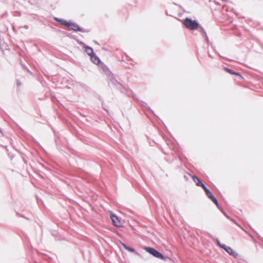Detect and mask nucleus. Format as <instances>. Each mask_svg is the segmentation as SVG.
<instances>
[{
    "mask_svg": "<svg viewBox=\"0 0 263 263\" xmlns=\"http://www.w3.org/2000/svg\"><path fill=\"white\" fill-rule=\"evenodd\" d=\"M219 247H220L221 248L223 249L226 251V248H228V247H227L224 245L219 244Z\"/></svg>",
    "mask_w": 263,
    "mask_h": 263,
    "instance_id": "ddd939ff",
    "label": "nucleus"
},
{
    "mask_svg": "<svg viewBox=\"0 0 263 263\" xmlns=\"http://www.w3.org/2000/svg\"><path fill=\"white\" fill-rule=\"evenodd\" d=\"M110 218L111 219L115 226L117 227H121L122 226V223L119 217H118L117 216L111 214Z\"/></svg>",
    "mask_w": 263,
    "mask_h": 263,
    "instance_id": "7ed1b4c3",
    "label": "nucleus"
},
{
    "mask_svg": "<svg viewBox=\"0 0 263 263\" xmlns=\"http://www.w3.org/2000/svg\"><path fill=\"white\" fill-rule=\"evenodd\" d=\"M55 20L59 22L61 25H64L66 27H67V24L68 23V22L65 20H62V19H59V18H55Z\"/></svg>",
    "mask_w": 263,
    "mask_h": 263,
    "instance_id": "1a4fd4ad",
    "label": "nucleus"
},
{
    "mask_svg": "<svg viewBox=\"0 0 263 263\" xmlns=\"http://www.w3.org/2000/svg\"><path fill=\"white\" fill-rule=\"evenodd\" d=\"M183 24L184 26L190 30H196L199 28V25L196 21H193L190 18H186L183 21Z\"/></svg>",
    "mask_w": 263,
    "mask_h": 263,
    "instance_id": "f257e3e1",
    "label": "nucleus"
},
{
    "mask_svg": "<svg viewBox=\"0 0 263 263\" xmlns=\"http://www.w3.org/2000/svg\"><path fill=\"white\" fill-rule=\"evenodd\" d=\"M145 250L155 257L160 258L162 259H164V256L161 253L158 252L157 250L152 248L146 247L145 248Z\"/></svg>",
    "mask_w": 263,
    "mask_h": 263,
    "instance_id": "f03ea898",
    "label": "nucleus"
},
{
    "mask_svg": "<svg viewBox=\"0 0 263 263\" xmlns=\"http://www.w3.org/2000/svg\"><path fill=\"white\" fill-rule=\"evenodd\" d=\"M224 70L226 72H228V73H230L231 74H234V75H236V76H240V74L239 73H238L237 72H234L232 70H231V69H229L228 68L225 67L224 68Z\"/></svg>",
    "mask_w": 263,
    "mask_h": 263,
    "instance_id": "9d476101",
    "label": "nucleus"
},
{
    "mask_svg": "<svg viewBox=\"0 0 263 263\" xmlns=\"http://www.w3.org/2000/svg\"><path fill=\"white\" fill-rule=\"evenodd\" d=\"M212 201H214V200L216 199L215 197L214 196V195H212L211 197L209 198Z\"/></svg>",
    "mask_w": 263,
    "mask_h": 263,
    "instance_id": "dca6fc26",
    "label": "nucleus"
},
{
    "mask_svg": "<svg viewBox=\"0 0 263 263\" xmlns=\"http://www.w3.org/2000/svg\"><path fill=\"white\" fill-rule=\"evenodd\" d=\"M122 245L124 247V248L126 250H128V251L131 252H135V250L133 248L129 247L127 245H126L125 244H124V243H122Z\"/></svg>",
    "mask_w": 263,
    "mask_h": 263,
    "instance_id": "f8f14e48",
    "label": "nucleus"
},
{
    "mask_svg": "<svg viewBox=\"0 0 263 263\" xmlns=\"http://www.w3.org/2000/svg\"><path fill=\"white\" fill-rule=\"evenodd\" d=\"M226 251L227 252L231 255L233 256L234 257H237L238 255V254L235 251H233V250L229 247L226 248Z\"/></svg>",
    "mask_w": 263,
    "mask_h": 263,
    "instance_id": "0eeeda50",
    "label": "nucleus"
},
{
    "mask_svg": "<svg viewBox=\"0 0 263 263\" xmlns=\"http://www.w3.org/2000/svg\"><path fill=\"white\" fill-rule=\"evenodd\" d=\"M213 202L217 205L218 208H219V204L216 199H215Z\"/></svg>",
    "mask_w": 263,
    "mask_h": 263,
    "instance_id": "4468645a",
    "label": "nucleus"
},
{
    "mask_svg": "<svg viewBox=\"0 0 263 263\" xmlns=\"http://www.w3.org/2000/svg\"><path fill=\"white\" fill-rule=\"evenodd\" d=\"M91 61L95 64L98 65L100 63L101 61L99 58L95 54H93L90 57Z\"/></svg>",
    "mask_w": 263,
    "mask_h": 263,
    "instance_id": "423d86ee",
    "label": "nucleus"
},
{
    "mask_svg": "<svg viewBox=\"0 0 263 263\" xmlns=\"http://www.w3.org/2000/svg\"><path fill=\"white\" fill-rule=\"evenodd\" d=\"M212 201H214V200L216 199L215 197L214 196V195H212L211 197L209 198Z\"/></svg>",
    "mask_w": 263,
    "mask_h": 263,
    "instance_id": "2eb2a0df",
    "label": "nucleus"
},
{
    "mask_svg": "<svg viewBox=\"0 0 263 263\" xmlns=\"http://www.w3.org/2000/svg\"><path fill=\"white\" fill-rule=\"evenodd\" d=\"M203 189L204 190L206 195L209 198L213 195L210 191L205 186L203 187Z\"/></svg>",
    "mask_w": 263,
    "mask_h": 263,
    "instance_id": "9b49d317",
    "label": "nucleus"
},
{
    "mask_svg": "<svg viewBox=\"0 0 263 263\" xmlns=\"http://www.w3.org/2000/svg\"><path fill=\"white\" fill-rule=\"evenodd\" d=\"M85 48V52L87 53V54L89 55L90 57L94 54L93 53V50L91 47H87V46H84V47Z\"/></svg>",
    "mask_w": 263,
    "mask_h": 263,
    "instance_id": "6e6552de",
    "label": "nucleus"
},
{
    "mask_svg": "<svg viewBox=\"0 0 263 263\" xmlns=\"http://www.w3.org/2000/svg\"><path fill=\"white\" fill-rule=\"evenodd\" d=\"M217 244L219 246V244H220L219 241L218 240H216Z\"/></svg>",
    "mask_w": 263,
    "mask_h": 263,
    "instance_id": "f3484780",
    "label": "nucleus"
},
{
    "mask_svg": "<svg viewBox=\"0 0 263 263\" xmlns=\"http://www.w3.org/2000/svg\"><path fill=\"white\" fill-rule=\"evenodd\" d=\"M193 180L196 183V184L198 186H201L202 188L205 186V185L201 182V181L196 176H192Z\"/></svg>",
    "mask_w": 263,
    "mask_h": 263,
    "instance_id": "39448f33",
    "label": "nucleus"
},
{
    "mask_svg": "<svg viewBox=\"0 0 263 263\" xmlns=\"http://www.w3.org/2000/svg\"><path fill=\"white\" fill-rule=\"evenodd\" d=\"M67 27L73 31H81L82 29L77 24L70 22H68Z\"/></svg>",
    "mask_w": 263,
    "mask_h": 263,
    "instance_id": "20e7f679",
    "label": "nucleus"
}]
</instances>
